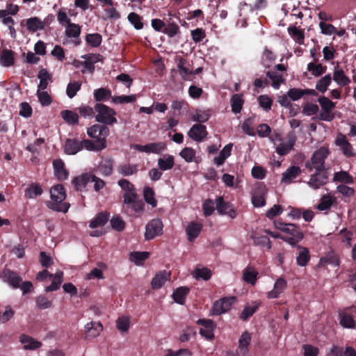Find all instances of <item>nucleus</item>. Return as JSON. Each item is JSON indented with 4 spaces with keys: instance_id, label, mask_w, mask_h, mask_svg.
<instances>
[{
    "instance_id": "1",
    "label": "nucleus",
    "mask_w": 356,
    "mask_h": 356,
    "mask_svg": "<svg viewBox=\"0 0 356 356\" xmlns=\"http://www.w3.org/2000/svg\"><path fill=\"white\" fill-rule=\"evenodd\" d=\"M51 201L46 202L47 207L54 211L66 213L70 204L64 202L66 198V193L64 186L62 184L54 186L50 190Z\"/></svg>"
},
{
    "instance_id": "2",
    "label": "nucleus",
    "mask_w": 356,
    "mask_h": 356,
    "mask_svg": "<svg viewBox=\"0 0 356 356\" xmlns=\"http://www.w3.org/2000/svg\"><path fill=\"white\" fill-rule=\"evenodd\" d=\"M275 227L286 234L283 241L290 244L292 247L297 246L298 243L304 238V233L300 227L293 223H285L281 221L275 222Z\"/></svg>"
},
{
    "instance_id": "3",
    "label": "nucleus",
    "mask_w": 356,
    "mask_h": 356,
    "mask_svg": "<svg viewBox=\"0 0 356 356\" xmlns=\"http://www.w3.org/2000/svg\"><path fill=\"white\" fill-rule=\"evenodd\" d=\"M76 191H87L90 184H94L93 188L95 191H99L105 186V182L102 179L96 177L92 173H83L81 175L74 177L72 181Z\"/></svg>"
},
{
    "instance_id": "4",
    "label": "nucleus",
    "mask_w": 356,
    "mask_h": 356,
    "mask_svg": "<svg viewBox=\"0 0 356 356\" xmlns=\"http://www.w3.org/2000/svg\"><path fill=\"white\" fill-rule=\"evenodd\" d=\"M145 203L138 194L126 196L123 199L122 209L129 216H136L143 212Z\"/></svg>"
},
{
    "instance_id": "5",
    "label": "nucleus",
    "mask_w": 356,
    "mask_h": 356,
    "mask_svg": "<svg viewBox=\"0 0 356 356\" xmlns=\"http://www.w3.org/2000/svg\"><path fill=\"white\" fill-rule=\"evenodd\" d=\"M97 113L95 115L96 121L104 125H112L117 122L115 117L116 112L111 108L102 103H97L94 107Z\"/></svg>"
},
{
    "instance_id": "6",
    "label": "nucleus",
    "mask_w": 356,
    "mask_h": 356,
    "mask_svg": "<svg viewBox=\"0 0 356 356\" xmlns=\"http://www.w3.org/2000/svg\"><path fill=\"white\" fill-rule=\"evenodd\" d=\"M329 154V150L325 147H321L315 151L312 156L310 161H307L305 167L309 170L312 171L315 169L316 171L325 169V160Z\"/></svg>"
},
{
    "instance_id": "7",
    "label": "nucleus",
    "mask_w": 356,
    "mask_h": 356,
    "mask_svg": "<svg viewBox=\"0 0 356 356\" xmlns=\"http://www.w3.org/2000/svg\"><path fill=\"white\" fill-rule=\"evenodd\" d=\"M318 102L321 105L323 111L319 114L318 119L326 122L332 121L334 118V115L332 113V110L335 107V103L325 96L320 97L318 99Z\"/></svg>"
},
{
    "instance_id": "8",
    "label": "nucleus",
    "mask_w": 356,
    "mask_h": 356,
    "mask_svg": "<svg viewBox=\"0 0 356 356\" xmlns=\"http://www.w3.org/2000/svg\"><path fill=\"white\" fill-rule=\"evenodd\" d=\"M268 188L264 183H257L252 192V203L254 207H261L266 204Z\"/></svg>"
},
{
    "instance_id": "9",
    "label": "nucleus",
    "mask_w": 356,
    "mask_h": 356,
    "mask_svg": "<svg viewBox=\"0 0 356 356\" xmlns=\"http://www.w3.org/2000/svg\"><path fill=\"white\" fill-rule=\"evenodd\" d=\"M163 225L159 218L151 220L145 226V238L147 241L154 239L163 234Z\"/></svg>"
},
{
    "instance_id": "10",
    "label": "nucleus",
    "mask_w": 356,
    "mask_h": 356,
    "mask_svg": "<svg viewBox=\"0 0 356 356\" xmlns=\"http://www.w3.org/2000/svg\"><path fill=\"white\" fill-rule=\"evenodd\" d=\"M88 135L96 141H101L106 145V137L109 134V129L104 124H95L88 128Z\"/></svg>"
},
{
    "instance_id": "11",
    "label": "nucleus",
    "mask_w": 356,
    "mask_h": 356,
    "mask_svg": "<svg viewBox=\"0 0 356 356\" xmlns=\"http://www.w3.org/2000/svg\"><path fill=\"white\" fill-rule=\"evenodd\" d=\"M196 323L201 325L202 327L200 329V334L207 340H212L214 339V329L216 325L211 319L200 318L196 321Z\"/></svg>"
},
{
    "instance_id": "12",
    "label": "nucleus",
    "mask_w": 356,
    "mask_h": 356,
    "mask_svg": "<svg viewBox=\"0 0 356 356\" xmlns=\"http://www.w3.org/2000/svg\"><path fill=\"white\" fill-rule=\"evenodd\" d=\"M234 296L225 297L216 301L212 307V312L214 315H220L228 312L232 305L234 303Z\"/></svg>"
},
{
    "instance_id": "13",
    "label": "nucleus",
    "mask_w": 356,
    "mask_h": 356,
    "mask_svg": "<svg viewBox=\"0 0 356 356\" xmlns=\"http://www.w3.org/2000/svg\"><path fill=\"white\" fill-rule=\"evenodd\" d=\"M328 180V172L325 170H320L310 176L308 185L314 188L317 189L325 185Z\"/></svg>"
},
{
    "instance_id": "14",
    "label": "nucleus",
    "mask_w": 356,
    "mask_h": 356,
    "mask_svg": "<svg viewBox=\"0 0 356 356\" xmlns=\"http://www.w3.org/2000/svg\"><path fill=\"white\" fill-rule=\"evenodd\" d=\"M339 324L344 328L354 329L356 326L355 321L351 308H346L339 312Z\"/></svg>"
},
{
    "instance_id": "15",
    "label": "nucleus",
    "mask_w": 356,
    "mask_h": 356,
    "mask_svg": "<svg viewBox=\"0 0 356 356\" xmlns=\"http://www.w3.org/2000/svg\"><path fill=\"white\" fill-rule=\"evenodd\" d=\"M99 56V54H86L81 56L85 60H74L73 65L77 68L83 66L88 72L92 73L95 70V63L98 62L97 57Z\"/></svg>"
},
{
    "instance_id": "16",
    "label": "nucleus",
    "mask_w": 356,
    "mask_h": 356,
    "mask_svg": "<svg viewBox=\"0 0 356 356\" xmlns=\"http://www.w3.org/2000/svg\"><path fill=\"white\" fill-rule=\"evenodd\" d=\"M205 125L202 124H193L188 132V136L195 141L201 142L207 136Z\"/></svg>"
},
{
    "instance_id": "17",
    "label": "nucleus",
    "mask_w": 356,
    "mask_h": 356,
    "mask_svg": "<svg viewBox=\"0 0 356 356\" xmlns=\"http://www.w3.org/2000/svg\"><path fill=\"white\" fill-rule=\"evenodd\" d=\"M134 148L142 152L159 154L166 148V145L163 142H158L145 145L136 144L134 145Z\"/></svg>"
},
{
    "instance_id": "18",
    "label": "nucleus",
    "mask_w": 356,
    "mask_h": 356,
    "mask_svg": "<svg viewBox=\"0 0 356 356\" xmlns=\"http://www.w3.org/2000/svg\"><path fill=\"white\" fill-rule=\"evenodd\" d=\"M1 277L14 289L19 288L22 282V277L16 272L10 269H4Z\"/></svg>"
},
{
    "instance_id": "19",
    "label": "nucleus",
    "mask_w": 356,
    "mask_h": 356,
    "mask_svg": "<svg viewBox=\"0 0 356 356\" xmlns=\"http://www.w3.org/2000/svg\"><path fill=\"white\" fill-rule=\"evenodd\" d=\"M296 142V136L293 131L289 132L287 134V143L279 144L276 147V152L280 156L288 154L293 149Z\"/></svg>"
},
{
    "instance_id": "20",
    "label": "nucleus",
    "mask_w": 356,
    "mask_h": 356,
    "mask_svg": "<svg viewBox=\"0 0 356 356\" xmlns=\"http://www.w3.org/2000/svg\"><path fill=\"white\" fill-rule=\"evenodd\" d=\"M336 145L340 147L343 154L347 157H352L355 155L353 152L352 145L346 139V137L343 134H338L336 140Z\"/></svg>"
},
{
    "instance_id": "21",
    "label": "nucleus",
    "mask_w": 356,
    "mask_h": 356,
    "mask_svg": "<svg viewBox=\"0 0 356 356\" xmlns=\"http://www.w3.org/2000/svg\"><path fill=\"white\" fill-rule=\"evenodd\" d=\"M251 339L252 336L250 332L245 331L242 333L238 340V353L239 356H248V346L250 343Z\"/></svg>"
},
{
    "instance_id": "22",
    "label": "nucleus",
    "mask_w": 356,
    "mask_h": 356,
    "mask_svg": "<svg viewBox=\"0 0 356 356\" xmlns=\"http://www.w3.org/2000/svg\"><path fill=\"white\" fill-rule=\"evenodd\" d=\"M287 93L290 99L293 101H297L304 95H318V92L314 89H300L296 88L289 89Z\"/></svg>"
},
{
    "instance_id": "23",
    "label": "nucleus",
    "mask_w": 356,
    "mask_h": 356,
    "mask_svg": "<svg viewBox=\"0 0 356 356\" xmlns=\"http://www.w3.org/2000/svg\"><path fill=\"white\" fill-rule=\"evenodd\" d=\"M86 338L93 339L99 336L103 330V325L100 322L91 321L86 326Z\"/></svg>"
},
{
    "instance_id": "24",
    "label": "nucleus",
    "mask_w": 356,
    "mask_h": 356,
    "mask_svg": "<svg viewBox=\"0 0 356 356\" xmlns=\"http://www.w3.org/2000/svg\"><path fill=\"white\" fill-rule=\"evenodd\" d=\"M286 281L282 278H278L274 284L273 290L270 291L267 293V298L268 299L277 298L280 295L283 293L284 289L286 288Z\"/></svg>"
},
{
    "instance_id": "25",
    "label": "nucleus",
    "mask_w": 356,
    "mask_h": 356,
    "mask_svg": "<svg viewBox=\"0 0 356 356\" xmlns=\"http://www.w3.org/2000/svg\"><path fill=\"white\" fill-rule=\"evenodd\" d=\"M81 150L80 140L76 138L66 139L64 145V152L68 155H74Z\"/></svg>"
},
{
    "instance_id": "26",
    "label": "nucleus",
    "mask_w": 356,
    "mask_h": 356,
    "mask_svg": "<svg viewBox=\"0 0 356 356\" xmlns=\"http://www.w3.org/2000/svg\"><path fill=\"white\" fill-rule=\"evenodd\" d=\"M170 273H168L165 270L159 271L157 273L154 277L152 279L151 282V286L153 289H161L165 282L170 280Z\"/></svg>"
},
{
    "instance_id": "27",
    "label": "nucleus",
    "mask_w": 356,
    "mask_h": 356,
    "mask_svg": "<svg viewBox=\"0 0 356 356\" xmlns=\"http://www.w3.org/2000/svg\"><path fill=\"white\" fill-rule=\"evenodd\" d=\"M19 341L24 344V350H34L40 348L42 346V343L38 340H35L33 337L22 334L19 337Z\"/></svg>"
},
{
    "instance_id": "28",
    "label": "nucleus",
    "mask_w": 356,
    "mask_h": 356,
    "mask_svg": "<svg viewBox=\"0 0 356 356\" xmlns=\"http://www.w3.org/2000/svg\"><path fill=\"white\" fill-rule=\"evenodd\" d=\"M54 173L56 178L63 181L67 178L68 172L65 168V163L61 159H56L53 161Z\"/></svg>"
},
{
    "instance_id": "29",
    "label": "nucleus",
    "mask_w": 356,
    "mask_h": 356,
    "mask_svg": "<svg viewBox=\"0 0 356 356\" xmlns=\"http://www.w3.org/2000/svg\"><path fill=\"white\" fill-rule=\"evenodd\" d=\"M81 145V150L86 149L88 151L99 152L106 148V145H104L103 142L101 141H92L88 139H83L80 140Z\"/></svg>"
},
{
    "instance_id": "30",
    "label": "nucleus",
    "mask_w": 356,
    "mask_h": 356,
    "mask_svg": "<svg viewBox=\"0 0 356 356\" xmlns=\"http://www.w3.org/2000/svg\"><path fill=\"white\" fill-rule=\"evenodd\" d=\"M277 58L275 53L269 47H265L261 57V63L265 67H270Z\"/></svg>"
},
{
    "instance_id": "31",
    "label": "nucleus",
    "mask_w": 356,
    "mask_h": 356,
    "mask_svg": "<svg viewBox=\"0 0 356 356\" xmlns=\"http://www.w3.org/2000/svg\"><path fill=\"white\" fill-rule=\"evenodd\" d=\"M258 272L254 266L248 265L243 271V280L251 284L254 285L258 278Z\"/></svg>"
},
{
    "instance_id": "32",
    "label": "nucleus",
    "mask_w": 356,
    "mask_h": 356,
    "mask_svg": "<svg viewBox=\"0 0 356 356\" xmlns=\"http://www.w3.org/2000/svg\"><path fill=\"white\" fill-rule=\"evenodd\" d=\"M301 172L300 167L296 165L291 166L284 172H283L282 181L290 184L293 179H296L301 174Z\"/></svg>"
},
{
    "instance_id": "33",
    "label": "nucleus",
    "mask_w": 356,
    "mask_h": 356,
    "mask_svg": "<svg viewBox=\"0 0 356 356\" xmlns=\"http://www.w3.org/2000/svg\"><path fill=\"white\" fill-rule=\"evenodd\" d=\"M333 79L341 87L348 86L350 83V79L345 74L343 70L339 68V65L334 67Z\"/></svg>"
},
{
    "instance_id": "34",
    "label": "nucleus",
    "mask_w": 356,
    "mask_h": 356,
    "mask_svg": "<svg viewBox=\"0 0 356 356\" xmlns=\"http://www.w3.org/2000/svg\"><path fill=\"white\" fill-rule=\"evenodd\" d=\"M300 252L296 257V263L299 266H306L310 260V254L307 248L298 245L296 246Z\"/></svg>"
},
{
    "instance_id": "35",
    "label": "nucleus",
    "mask_w": 356,
    "mask_h": 356,
    "mask_svg": "<svg viewBox=\"0 0 356 356\" xmlns=\"http://www.w3.org/2000/svg\"><path fill=\"white\" fill-rule=\"evenodd\" d=\"M266 76L272 81V87L275 89H279L281 83L285 81L284 76L282 74L275 70H268L266 72Z\"/></svg>"
},
{
    "instance_id": "36",
    "label": "nucleus",
    "mask_w": 356,
    "mask_h": 356,
    "mask_svg": "<svg viewBox=\"0 0 356 356\" xmlns=\"http://www.w3.org/2000/svg\"><path fill=\"white\" fill-rule=\"evenodd\" d=\"M118 184L122 190L124 192L123 194V199H125L126 196L131 197L132 194H138L134 185L131 184L129 180L126 179H122L118 181Z\"/></svg>"
},
{
    "instance_id": "37",
    "label": "nucleus",
    "mask_w": 356,
    "mask_h": 356,
    "mask_svg": "<svg viewBox=\"0 0 356 356\" xmlns=\"http://www.w3.org/2000/svg\"><path fill=\"white\" fill-rule=\"evenodd\" d=\"M26 29L29 32L35 33L44 29L42 20L38 17H32L26 20Z\"/></svg>"
},
{
    "instance_id": "38",
    "label": "nucleus",
    "mask_w": 356,
    "mask_h": 356,
    "mask_svg": "<svg viewBox=\"0 0 356 356\" xmlns=\"http://www.w3.org/2000/svg\"><path fill=\"white\" fill-rule=\"evenodd\" d=\"M233 144L229 143L226 145L223 149L220 152L218 156L214 157L213 162L217 165H222L225 160L231 155Z\"/></svg>"
},
{
    "instance_id": "39",
    "label": "nucleus",
    "mask_w": 356,
    "mask_h": 356,
    "mask_svg": "<svg viewBox=\"0 0 356 356\" xmlns=\"http://www.w3.org/2000/svg\"><path fill=\"white\" fill-rule=\"evenodd\" d=\"M190 290L186 286H181L177 288L172 294L174 301L179 305H184L186 298Z\"/></svg>"
},
{
    "instance_id": "40",
    "label": "nucleus",
    "mask_w": 356,
    "mask_h": 356,
    "mask_svg": "<svg viewBox=\"0 0 356 356\" xmlns=\"http://www.w3.org/2000/svg\"><path fill=\"white\" fill-rule=\"evenodd\" d=\"M94 99L97 103L104 102L113 97L111 96V90L108 88H100L96 89L93 92Z\"/></svg>"
},
{
    "instance_id": "41",
    "label": "nucleus",
    "mask_w": 356,
    "mask_h": 356,
    "mask_svg": "<svg viewBox=\"0 0 356 356\" xmlns=\"http://www.w3.org/2000/svg\"><path fill=\"white\" fill-rule=\"evenodd\" d=\"M339 259L337 255L333 252H330L325 257L320 259L318 266L323 267L326 264H330L333 266H339Z\"/></svg>"
},
{
    "instance_id": "42",
    "label": "nucleus",
    "mask_w": 356,
    "mask_h": 356,
    "mask_svg": "<svg viewBox=\"0 0 356 356\" xmlns=\"http://www.w3.org/2000/svg\"><path fill=\"white\" fill-rule=\"evenodd\" d=\"M63 273L62 271H56V273L53 275V277H51L52 279L51 284L45 288V291L51 292L58 289L63 282Z\"/></svg>"
},
{
    "instance_id": "43",
    "label": "nucleus",
    "mask_w": 356,
    "mask_h": 356,
    "mask_svg": "<svg viewBox=\"0 0 356 356\" xmlns=\"http://www.w3.org/2000/svg\"><path fill=\"white\" fill-rule=\"evenodd\" d=\"M202 230V225L196 223L191 222L186 227V234L189 241H193L200 234Z\"/></svg>"
},
{
    "instance_id": "44",
    "label": "nucleus",
    "mask_w": 356,
    "mask_h": 356,
    "mask_svg": "<svg viewBox=\"0 0 356 356\" xmlns=\"http://www.w3.org/2000/svg\"><path fill=\"white\" fill-rule=\"evenodd\" d=\"M14 53L11 50L4 49L0 54V63L4 67H10L14 64Z\"/></svg>"
},
{
    "instance_id": "45",
    "label": "nucleus",
    "mask_w": 356,
    "mask_h": 356,
    "mask_svg": "<svg viewBox=\"0 0 356 356\" xmlns=\"http://www.w3.org/2000/svg\"><path fill=\"white\" fill-rule=\"evenodd\" d=\"M180 28L177 24L171 22L170 19L166 22L163 33L168 35L169 38H174L175 35L180 33Z\"/></svg>"
},
{
    "instance_id": "46",
    "label": "nucleus",
    "mask_w": 356,
    "mask_h": 356,
    "mask_svg": "<svg viewBox=\"0 0 356 356\" xmlns=\"http://www.w3.org/2000/svg\"><path fill=\"white\" fill-rule=\"evenodd\" d=\"M109 213L106 212L99 213L97 216L90 222L89 227L92 229L104 226L108 220Z\"/></svg>"
},
{
    "instance_id": "47",
    "label": "nucleus",
    "mask_w": 356,
    "mask_h": 356,
    "mask_svg": "<svg viewBox=\"0 0 356 356\" xmlns=\"http://www.w3.org/2000/svg\"><path fill=\"white\" fill-rule=\"evenodd\" d=\"M244 100L242 94H234L231 97L232 111L234 113H241Z\"/></svg>"
},
{
    "instance_id": "48",
    "label": "nucleus",
    "mask_w": 356,
    "mask_h": 356,
    "mask_svg": "<svg viewBox=\"0 0 356 356\" xmlns=\"http://www.w3.org/2000/svg\"><path fill=\"white\" fill-rule=\"evenodd\" d=\"M175 165L174 156H164L158 160V166L161 170L165 171L172 169Z\"/></svg>"
},
{
    "instance_id": "49",
    "label": "nucleus",
    "mask_w": 356,
    "mask_h": 356,
    "mask_svg": "<svg viewBox=\"0 0 356 356\" xmlns=\"http://www.w3.org/2000/svg\"><path fill=\"white\" fill-rule=\"evenodd\" d=\"M307 69L313 76L318 77L326 72L327 66L323 65L321 63H309Z\"/></svg>"
},
{
    "instance_id": "50",
    "label": "nucleus",
    "mask_w": 356,
    "mask_h": 356,
    "mask_svg": "<svg viewBox=\"0 0 356 356\" xmlns=\"http://www.w3.org/2000/svg\"><path fill=\"white\" fill-rule=\"evenodd\" d=\"M332 83V76L330 74H327L324 76L321 77L316 83V90L318 91L324 93L327 90L328 86Z\"/></svg>"
},
{
    "instance_id": "51",
    "label": "nucleus",
    "mask_w": 356,
    "mask_h": 356,
    "mask_svg": "<svg viewBox=\"0 0 356 356\" xmlns=\"http://www.w3.org/2000/svg\"><path fill=\"white\" fill-rule=\"evenodd\" d=\"M127 19L136 30L143 29L144 23L143 22V18L138 13L134 12L130 13L127 16Z\"/></svg>"
},
{
    "instance_id": "52",
    "label": "nucleus",
    "mask_w": 356,
    "mask_h": 356,
    "mask_svg": "<svg viewBox=\"0 0 356 356\" xmlns=\"http://www.w3.org/2000/svg\"><path fill=\"white\" fill-rule=\"evenodd\" d=\"M193 275L197 280L202 279L203 280L207 281L211 278L212 273L211 270L206 267H197L194 270Z\"/></svg>"
},
{
    "instance_id": "53",
    "label": "nucleus",
    "mask_w": 356,
    "mask_h": 356,
    "mask_svg": "<svg viewBox=\"0 0 356 356\" xmlns=\"http://www.w3.org/2000/svg\"><path fill=\"white\" fill-rule=\"evenodd\" d=\"M155 193L152 188L145 186L143 190V197L145 201L152 207H156L157 200L154 197Z\"/></svg>"
},
{
    "instance_id": "54",
    "label": "nucleus",
    "mask_w": 356,
    "mask_h": 356,
    "mask_svg": "<svg viewBox=\"0 0 356 356\" xmlns=\"http://www.w3.org/2000/svg\"><path fill=\"white\" fill-rule=\"evenodd\" d=\"M81 26L75 23L68 24L65 29V35L70 38H79L81 34Z\"/></svg>"
},
{
    "instance_id": "55",
    "label": "nucleus",
    "mask_w": 356,
    "mask_h": 356,
    "mask_svg": "<svg viewBox=\"0 0 356 356\" xmlns=\"http://www.w3.org/2000/svg\"><path fill=\"white\" fill-rule=\"evenodd\" d=\"M333 181L343 182L347 184H351L354 182L353 177L346 171L335 172L334 175Z\"/></svg>"
},
{
    "instance_id": "56",
    "label": "nucleus",
    "mask_w": 356,
    "mask_h": 356,
    "mask_svg": "<svg viewBox=\"0 0 356 356\" xmlns=\"http://www.w3.org/2000/svg\"><path fill=\"white\" fill-rule=\"evenodd\" d=\"M42 193V189L38 184H31L25 191V197L34 198Z\"/></svg>"
},
{
    "instance_id": "57",
    "label": "nucleus",
    "mask_w": 356,
    "mask_h": 356,
    "mask_svg": "<svg viewBox=\"0 0 356 356\" xmlns=\"http://www.w3.org/2000/svg\"><path fill=\"white\" fill-rule=\"evenodd\" d=\"M60 115L63 119L70 124H76L79 122L78 115L70 110H64L61 111Z\"/></svg>"
},
{
    "instance_id": "58",
    "label": "nucleus",
    "mask_w": 356,
    "mask_h": 356,
    "mask_svg": "<svg viewBox=\"0 0 356 356\" xmlns=\"http://www.w3.org/2000/svg\"><path fill=\"white\" fill-rule=\"evenodd\" d=\"M149 256L148 252H132L130 253V260L136 265H141L144 261L148 259Z\"/></svg>"
},
{
    "instance_id": "59",
    "label": "nucleus",
    "mask_w": 356,
    "mask_h": 356,
    "mask_svg": "<svg viewBox=\"0 0 356 356\" xmlns=\"http://www.w3.org/2000/svg\"><path fill=\"white\" fill-rule=\"evenodd\" d=\"M138 165L124 164L119 166L118 172L123 176H130L136 174L138 172Z\"/></svg>"
},
{
    "instance_id": "60",
    "label": "nucleus",
    "mask_w": 356,
    "mask_h": 356,
    "mask_svg": "<svg viewBox=\"0 0 356 356\" xmlns=\"http://www.w3.org/2000/svg\"><path fill=\"white\" fill-rule=\"evenodd\" d=\"M86 41L92 47H99L102 41V37L99 33H88L86 35Z\"/></svg>"
},
{
    "instance_id": "61",
    "label": "nucleus",
    "mask_w": 356,
    "mask_h": 356,
    "mask_svg": "<svg viewBox=\"0 0 356 356\" xmlns=\"http://www.w3.org/2000/svg\"><path fill=\"white\" fill-rule=\"evenodd\" d=\"M300 2L297 0H288L282 6V10L286 15L289 13L293 11H298Z\"/></svg>"
},
{
    "instance_id": "62",
    "label": "nucleus",
    "mask_w": 356,
    "mask_h": 356,
    "mask_svg": "<svg viewBox=\"0 0 356 356\" xmlns=\"http://www.w3.org/2000/svg\"><path fill=\"white\" fill-rule=\"evenodd\" d=\"M252 238L255 245L266 248L267 250L271 249V241L267 236H257Z\"/></svg>"
},
{
    "instance_id": "63",
    "label": "nucleus",
    "mask_w": 356,
    "mask_h": 356,
    "mask_svg": "<svg viewBox=\"0 0 356 356\" xmlns=\"http://www.w3.org/2000/svg\"><path fill=\"white\" fill-rule=\"evenodd\" d=\"M111 100L113 103L118 104L134 103L136 100V95H131L114 96V97H111Z\"/></svg>"
},
{
    "instance_id": "64",
    "label": "nucleus",
    "mask_w": 356,
    "mask_h": 356,
    "mask_svg": "<svg viewBox=\"0 0 356 356\" xmlns=\"http://www.w3.org/2000/svg\"><path fill=\"white\" fill-rule=\"evenodd\" d=\"M188 61L186 59L180 57L177 60V67L179 69V74L184 78L186 76L192 75V71L187 67Z\"/></svg>"
}]
</instances>
